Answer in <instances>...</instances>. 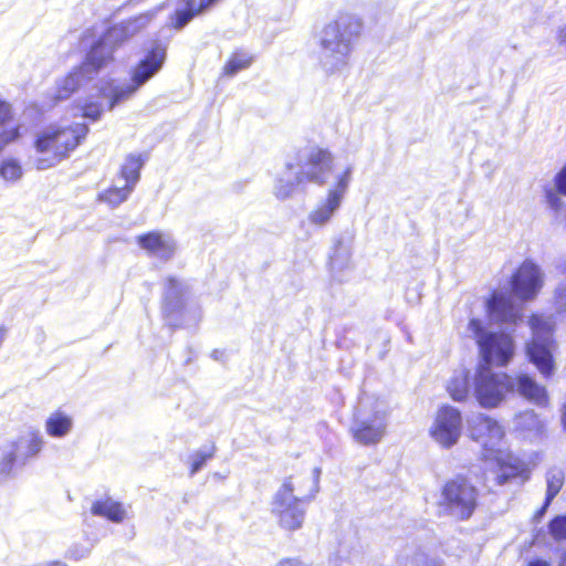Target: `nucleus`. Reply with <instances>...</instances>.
Here are the masks:
<instances>
[{"label": "nucleus", "instance_id": "nucleus-26", "mask_svg": "<svg viewBox=\"0 0 566 566\" xmlns=\"http://www.w3.org/2000/svg\"><path fill=\"white\" fill-rule=\"evenodd\" d=\"M304 185L296 184L295 169L293 163L285 165V170L276 179L273 193L280 200H285L294 195V192Z\"/></svg>", "mask_w": 566, "mask_h": 566}, {"label": "nucleus", "instance_id": "nucleus-34", "mask_svg": "<svg viewBox=\"0 0 566 566\" xmlns=\"http://www.w3.org/2000/svg\"><path fill=\"white\" fill-rule=\"evenodd\" d=\"M515 427L522 431H538L542 422L533 410H527L516 416Z\"/></svg>", "mask_w": 566, "mask_h": 566}, {"label": "nucleus", "instance_id": "nucleus-3", "mask_svg": "<svg viewBox=\"0 0 566 566\" xmlns=\"http://www.w3.org/2000/svg\"><path fill=\"white\" fill-rule=\"evenodd\" d=\"M469 437L481 447L482 458L499 467L510 464L511 457L505 449V431L494 418L473 412L465 420Z\"/></svg>", "mask_w": 566, "mask_h": 566}, {"label": "nucleus", "instance_id": "nucleus-9", "mask_svg": "<svg viewBox=\"0 0 566 566\" xmlns=\"http://www.w3.org/2000/svg\"><path fill=\"white\" fill-rule=\"evenodd\" d=\"M533 338L526 346V354L544 377H551L555 371L553 359L554 342L552 339L553 324L549 318L534 315L530 319Z\"/></svg>", "mask_w": 566, "mask_h": 566}, {"label": "nucleus", "instance_id": "nucleus-6", "mask_svg": "<svg viewBox=\"0 0 566 566\" xmlns=\"http://www.w3.org/2000/svg\"><path fill=\"white\" fill-rule=\"evenodd\" d=\"M468 333L476 340L483 365L504 367L512 360L515 345L510 335L486 331L476 318L470 319Z\"/></svg>", "mask_w": 566, "mask_h": 566}, {"label": "nucleus", "instance_id": "nucleus-37", "mask_svg": "<svg viewBox=\"0 0 566 566\" xmlns=\"http://www.w3.org/2000/svg\"><path fill=\"white\" fill-rule=\"evenodd\" d=\"M549 533L557 541L566 538V515L557 516L551 522Z\"/></svg>", "mask_w": 566, "mask_h": 566}, {"label": "nucleus", "instance_id": "nucleus-50", "mask_svg": "<svg viewBox=\"0 0 566 566\" xmlns=\"http://www.w3.org/2000/svg\"><path fill=\"white\" fill-rule=\"evenodd\" d=\"M429 566H441V563L438 560H432Z\"/></svg>", "mask_w": 566, "mask_h": 566}, {"label": "nucleus", "instance_id": "nucleus-36", "mask_svg": "<svg viewBox=\"0 0 566 566\" xmlns=\"http://www.w3.org/2000/svg\"><path fill=\"white\" fill-rule=\"evenodd\" d=\"M13 464L12 454L9 453L7 447L0 448V480L10 475Z\"/></svg>", "mask_w": 566, "mask_h": 566}, {"label": "nucleus", "instance_id": "nucleus-48", "mask_svg": "<svg viewBox=\"0 0 566 566\" xmlns=\"http://www.w3.org/2000/svg\"><path fill=\"white\" fill-rule=\"evenodd\" d=\"M90 34L88 33H85L84 36H83V43H86L90 39Z\"/></svg>", "mask_w": 566, "mask_h": 566}, {"label": "nucleus", "instance_id": "nucleus-38", "mask_svg": "<svg viewBox=\"0 0 566 566\" xmlns=\"http://www.w3.org/2000/svg\"><path fill=\"white\" fill-rule=\"evenodd\" d=\"M102 111L103 108L101 104L96 102H86L82 106L83 117L92 120H97L102 114Z\"/></svg>", "mask_w": 566, "mask_h": 566}, {"label": "nucleus", "instance_id": "nucleus-5", "mask_svg": "<svg viewBox=\"0 0 566 566\" xmlns=\"http://www.w3.org/2000/svg\"><path fill=\"white\" fill-rule=\"evenodd\" d=\"M166 57L165 50L156 48L149 52L144 60L136 66L133 72L130 82L127 83H108L101 88V94L109 99V108L119 104L129 97L149 78H151L163 66Z\"/></svg>", "mask_w": 566, "mask_h": 566}, {"label": "nucleus", "instance_id": "nucleus-46", "mask_svg": "<svg viewBox=\"0 0 566 566\" xmlns=\"http://www.w3.org/2000/svg\"><path fill=\"white\" fill-rule=\"evenodd\" d=\"M7 335V331L3 327H0V346L2 345Z\"/></svg>", "mask_w": 566, "mask_h": 566}, {"label": "nucleus", "instance_id": "nucleus-8", "mask_svg": "<svg viewBox=\"0 0 566 566\" xmlns=\"http://www.w3.org/2000/svg\"><path fill=\"white\" fill-rule=\"evenodd\" d=\"M478 504V490L465 478L449 480L441 492V511L458 521L469 520Z\"/></svg>", "mask_w": 566, "mask_h": 566}, {"label": "nucleus", "instance_id": "nucleus-13", "mask_svg": "<svg viewBox=\"0 0 566 566\" xmlns=\"http://www.w3.org/2000/svg\"><path fill=\"white\" fill-rule=\"evenodd\" d=\"M462 428L463 419L460 410L444 405L436 411L429 436L441 448L451 449L460 441Z\"/></svg>", "mask_w": 566, "mask_h": 566}, {"label": "nucleus", "instance_id": "nucleus-22", "mask_svg": "<svg viewBox=\"0 0 566 566\" xmlns=\"http://www.w3.org/2000/svg\"><path fill=\"white\" fill-rule=\"evenodd\" d=\"M137 243L148 254L160 260H169L176 251V242L171 235L158 231L137 237Z\"/></svg>", "mask_w": 566, "mask_h": 566}, {"label": "nucleus", "instance_id": "nucleus-35", "mask_svg": "<svg viewBox=\"0 0 566 566\" xmlns=\"http://www.w3.org/2000/svg\"><path fill=\"white\" fill-rule=\"evenodd\" d=\"M214 453V447L208 450H199L192 455L190 475H195L206 464L207 460L211 459Z\"/></svg>", "mask_w": 566, "mask_h": 566}, {"label": "nucleus", "instance_id": "nucleus-42", "mask_svg": "<svg viewBox=\"0 0 566 566\" xmlns=\"http://www.w3.org/2000/svg\"><path fill=\"white\" fill-rule=\"evenodd\" d=\"M275 566H312L297 557H284Z\"/></svg>", "mask_w": 566, "mask_h": 566}, {"label": "nucleus", "instance_id": "nucleus-33", "mask_svg": "<svg viewBox=\"0 0 566 566\" xmlns=\"http://www.w3.org/2000/svg\"><path fill=\"white\" fill-rule=\"evenodd\" d=\"M252 56L244 52L232 54L223 67V74L233 76L238 72L248 69L252 63Z\"/></svg>", "mask_w": 566, "mask_h": 566}, {"label": "nucleus", "instance_id": "nucleus-16", "mask_svg": "<svg viewBox=\"0 0 566 566\" xmlns=\"http://www.w3.org/2000/svg\"><path fill=\"white\" fill-rule=\"evenodd\" d=\"M105 65L103 61H91L90 51L85 61L78 67H75L66 76L56 82L55 98H69L81 85L92 80Z\"/></svg>", "mask_w": 566, "mask_h": 566}, {"label": "nucleus", "instance_id": "nucleus-10", "mask_svg": "<svg viewBox=\"0 0 566 566\" xmlns=\"http://www.w3.org/2000/svg\"><path fill=\"white\" fill-rule=\"evenodd\" d=\"M511 388V375L494 371L491 366L480 365L473 377V395L484 409L499 407Z\"/></svg>", "mask_w": 566, "mask_h": 566}, {"label": "nucleus", "instance_id": "nucleus-30", "mask_svg": "<svg viewBox=\"0 0 566 566\" xmlns=\"http://www.w3.org/2000/svg\"><path fill=\"white\" fill-rule=\"evenodd\" d=\"M143 166L140 156L129 155L126 157L122 166L120 175L125 180V185H133V188L139 179V171Z\"/></svg>", "mask_w": 566, "mask_h": 566}, {"label": "nucleus", "instance_id": "nucleus-14", "mask_svg": "<svg viewBox=\"0 0 566 566\" xmlns=\"http://www.w3.org/2000/svg\"><path fill=\"white\" fill-rule=\"evenodd\" d=\"M305 503L275 492L271 501V515L280 528L295 532L303 526L306 509Z\"/></svg>", "mask_w": 566, "mask_h": 566}, {"label": "nucleus", "instance_id": "nucleus-44", "mask_svg": "<svg viewBox=\"0 0 566 566\" xmlns=\"http://www.w3.org/2000/svg\"><path fill=\"white\" fill-rule=\"evenodd\" d=\"M562 422H563L564 428L566 429V401H565V402H564V405H563V410H562Z\"/></svg>", "mask_w": 566, "mask_h": 566}, {"label": "nucleus", "instance_id": "nucleus-15", "mask_svg": "<svg viewBox=\"0 0 566 566\" xmlns=\"http://www.w3.org/2000/svg\"><path fill=\"white\" fill-rule=\"evenodd\" d=\"M321 469L314 468L310 472H302L284 479L276 492L308 503L319 491Z\"/></svg>", "mask_w": 566, "mask_h": 566}, {"label": "nucleus", "instance_id": "nucleus-39", "mask_svg": "<svg viewBox=\"0 0 566 566\" xmlns=\"http://www.w3.org/2000/svg\"><path fill=\"white\" fill-rule=\"evenodd\" d=\"M90 555V548L83 545H73L67 551L65 556L70 559L81 560Z\"/></svg>", "mask_w": 566, "mask_h": 566}, {"label": "nucleus", "instance_id": "nucleus-49", "mask_svg": "<svg viewBox=\"0 0 566 566\" xmlns=\"http://www.w3.org/2000/svg\"><path fill=\"white\" fill-rule=\"evenodd\" d=\"M506 479V475L503 474L501 476H499V483L502 484L504 482V480Z\"/></svg>", "mask_w": 566, "mask_h": 566}, {"label": "nucleus", "instance_id": "nucleus-47", "mask_svg": "<svg viewBox=\"0 0 566 566\" xmlns=\"http://www.w3.org/2000/svg\"><path fill=\"white\" fill-rule=\"evenodd\" d=\"M528 566H549L546 562L543 560H536L531 563Z\"/></svg>", "mask_w": 566, "mask_h": 566}, {"label": "nucleus", "instance_id": "nucleus-45", "mask_svg": "<svg viewBox=\"0 0 566 566\" xmlns=\"http://www.w3.org/2000/svg\"><path fill=\"white\" fill-rule=\"evenodd\" d=\"M339 256H338V252L336 251L335 254L332 256V264L333 266H338L339 264Z\"/></svg>", "mask_w": 566, "mask_h": 566}, {"label": "nucleus", "instance_id": "nucleus-19", "mask_svg": "<svg viewBox=\"0 0 566 566\" xmlns=\"http://www.w3.org/2000/svg\"><path fill=\"white\" fill-rule=\"evenodd\" d=\"M510 392L517 394L527 401L543 407L548 402L546 388L539 385L533 377L520 373L511 376Z\"/></svg>", "mask_w": 566, "mask_h": 566}, {"label": "nucleus", "instance_id": "nucleus-24", "mask_svg": "<svg viewBox=\"0 0 566 566\" xmlns=\"http://www.w3.org/2000/svg\"><path fill=\"white\" fill-rule=\"evenodd\" d=\"M12 118L11 105L0 98V126L2 127L0 132V153L22 136V125L8 126Z\"/></svg>", "mask_w": 566, "mask_h": 566}, {"label": "nucleus", "instance_id": "nucleus-51", "mask_svg": "<svg viewBox=\"0 0 566 566\" xmlns=\"http://www.w3.org/2000/svg\"><path fill=\"white\" fill-rule=\"evenodd\" d=\"M559 566H566V555L563 557Z\"/></svg>", "mask_w": 566, "mask_h": 566}, {"label": "nucleus", "instance_id": "nucleus-18", "mask_svg": "<svg viewBox=\"0 0 566 566\" xmlns=\"http://www.w3.org/2000/svg\"><path fill=\"white\" fill-rule=\"evenodd\" d=\"M186 292L187 287L184 283L172 277L167 280L161 310L166 323L170 326H178L180 324Z\"/></svg>", "mask_w": 566, "mask_h": 566}, {"label": "nucleus", "instance_id": "nucleus-20", "mask_svg": "<svg viewBox=\"0 0 566 566\" xmlns=\"http://www.w3.org/2000/svg\"><path fill=\"white\" fill-rule=\"evenodd\" d=\"M486 304L491 318L496 322L515 324L522 317L521 304L502 292H495Z\"/></svg>", "mask_w": 566, "mask_h": 566}, {"label": "nucleus", "instance_id": "nucleus-12", "mask_svg": "<svg viewBox=\"0 0 566 566\" xmlns=\"http://www.w3.org/2000/svg\"><path fill=\"white\" fill-rule=\"evenodd\" d=\"M353 167L346 169L336 176L335 185L328 189L325 198L310 211L307 221L315 228L327 226L337 213L344 201L345 195L352 181Z\"/></svg>", "mask_w": 566, "mask_h": 566}, {"label": "nucleus", "instance_id": "nucleus-43", "mask_svg": "<svg viewBox=\"0 0 566 566\" xmlns=\"http://www.w3.org/2000/svg\"><path fill=\"white\" fill-rule=\"evenodd\" d=\"M557 41L559 45H566V25L558 29Z\"/></svg>", "mask_w": 566, "mask_h": 566}, {"label": "nucleus", "instance_id": "nucleus-28", "mask_svg": "<svg viewBox=\"0 0 566 566\" xmlns=\"http://www.w3.org/2000/svg\"><path fill=\"white\" fill-rule=\"evenodd\" d=\"M469 370L457 369L447 385V391L454 401H463L469 395Z\"/></svg>", "mask_w": 566, "mask_h": 566}, {"label": "nucleus", "instance_id": "nucleus-23", "mask_svg": "<svg viewBox=\"0 0 566 566\" xmlns=\"http://www.w3.org/2000/svg\"><path fill=\"white\" fill-rule=\"evenodd\" d=\"M74 428L73 417L62 409L50 412L44 421L46 434L54 439L67 437Z\"/></svg>", "mask_w": 566, "mask_h": 566}, {"label": "nucleus", "instance_id": "nucleus-27", "mask_svg": "<svg viewBox=\"0 0 566 566\" xmlns=\"http://www.w3.org/2000/svg\"><path fill=\"white\" fill-rule=\"evenodd\" d=\"M216 1L217 0H188L185 8L176 11L174 27L176 29L184 28L195 15L208 10Z\"/></svg>", "mask_w": 566, "mask_h": 566}, {"label": "nucleus", "instance_id": "nucleus-41", "mask_svg": "<svg viewBox=\"0 0 566 566\" xmlns=\"http://www.w3.org/2000/svg\"><path fill=\"white\" fill-rule=\"evenodd\" d=\"M560 193L556 191V189H546V200L548 206L558 211L563 206V200L559 197Z\"/></svg>", "mask_w": 566, "mask_h": 566}, {"label": "nucleus", "instance_id": "nucleus-17", "mask_svg": "<svg viewBox=\"0 0 566 566\" xmlns=\"http://www.w3.org/2000/svg\"><path fill=\"white\" fill-rule=\"evenodd\" d=\"M543 284L541 269L531 261H525L512 279V289L516 297L522 301L534 298Z\"/></svg>", "mask_w": 566, "mask_h": 566}, {"label": "nucleus", "instance_id": "nucleus-11", "mask_svg": "<svg viewBox=\"0 0 566 566\" xmlns=\"http://www.w3.org/2000/svg\"><path fill=\"white\" fill-rule=\"evenodd\" d=\"M333 155L327 149L311 147L304 150L294 164L296 184L324 185L333 169Z\"/></svg>", "mask_w": 566, "mask_h": 566}, {"label": "nucleus", "instance_id": "nucleus-7", "mask_svg": "<svg viewBox=\"0 0 566 566\" xmlns=\"http://www.w3.org/2000/svg\"><path fill=\"white\" fill-rule=\"evenodd\" d=\"M388 412L380 401L363 400L350 432L356 442L370 446L381 441L386 433Z\"/></svg>", "mask_w": 566, "mask_h": 566}, {"label": "nucleus", "instance_id": "nucleus-31", "mask_svg": "<svg viewBox=\"0 0 566 566\" xmlns=\"http://www.w3.org/2000/svg\"><path fill=\"white\" fill-rule=\"evenodd\" d=\"M133 185H124L123 187H112L103 191L98 198L101 201L108 203L112 207H117L126 201L133 191Z\"/></svg>", "mask_w": 566, "mask_h": 566}, {"label": "nucleus", "instance_id": "nucleus-32", "mask_svg": "<svg viewBox=\"0 0 566 566\" xmlns=\"http://www.w3.org/2000/svg\"><path fill=\"white\" fill-rule=\"evenodd\" d=\"M564 472L560 469H552L547 472L546 476V483H547V492H546V500L545 505H549L552 500L557 495V493L560 491L563 484H564Z\"/></svg>", "mask_w": 566, "mask_h": 566}, {"label": "nucleus", "instance_id": "nucleus-4", "mask_svg": "<svg viewBox=\"0 0 566 566\" xmlns=\"http://www.w3.org/2000/svg\"><path fill=\"white\" fill-rule=\"evenodd\" d=\"M154 15V11L145 12L109 28L92 44L91 61L98 60L105 64L111 62L115 50L143 31L150 23Z\"/></svg>", "mask_w": 566, "mask_h": 566}, {"label": "nucleus", "instance_id": "nucleus-25", "mask_svg": "<svg viewBox=\"0 0 566 566\" xmlns=\"http://www.w3.org/2000/svg\"><path fill=\"white\" fill-rule=\"evenodd\" d=\"M91 513L95 516L105 517L114 523H122L128 517V512L123 504L112 499L95 501L91 506Z\"/></svg>", "mask_w": 566, "mask_h": 566}, {"label": "nucleus", "instance_id": "nucleus-1", "mask_svg": "<svg viewBox=\"0 0 566 566\" xmlns=\"http://www.w3.org/2000/svg\"><path fill=\"white\" fill-rule=\"evenodd\" d=\"M363 20L353 13H339L318 35V61L327 73L344 69L363 32Z\"/></svg>", "mask_w": 566, "mask_h": 566}, {"label": "nucleus", "instance_id": "nucleus-2", "mask_svg": "<svg viewBox=\"0 0 566 566\" xmlns=\"http://www.w3.org/2000/svg\"><path fill=\"white\" fill-rule=\"evenodd\" d=\"M88 128L85 124L61 119L51 123L34 135V165L39 170L57 166L85 139Z\"/></svg>", "mask_w": 566, "mask_h": 566}, {"label": "nucleus", "instance_id": "nucleus-21", "mask_svg": "<svg viewBox=\"0 0 566 566\" xmlns=\"http://www.w3.org/2000/svg\"><path fill=\"white\" fill-rule=\"evenodd\" d=\"M44 446V439L39 431H28L21 434L11 446L7 447L12 454L14 463L25 464L32 458H35Z\"/></svg>", "mask_w": 566, "mask_h": 566}, {"label": "nucleus", "instance_id": "nucleus-29", "mask_svg": "<svg viewBox=\"0 0 566 566\" xmlns=\"http://www.w3.org/2000/svg\"><path fill=\"white\" fill-rule=\"evenodd\" d=\"M0 177L8 184H17L23 177L21 161L14 157H6L0 161Z\"/></svg>", "mask_w": 566, "mask_h": 566}, {"label": "nucleus", "instance_id": "nucleus-40", "mask_svg": "<svg viewBox=\"0 0 566 566\" xmlns=\"http://www.w3.org/2000/svg\"><path fill=\"white\" fill-rule=\"evenodd\" d=\"M554 186L558 193L566 196V165L556 174Z\"/></svg>", "mask_w": 566, "mask_h": 566}]
</instances>
